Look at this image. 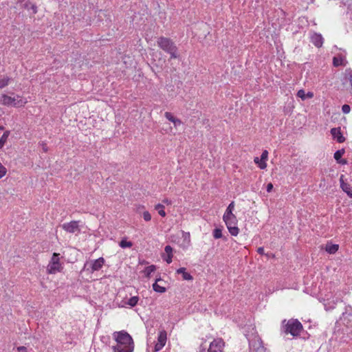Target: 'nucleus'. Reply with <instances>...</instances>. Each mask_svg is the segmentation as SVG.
Instances as JSON below:
<instances>
[{
  "label": "nucleus",
  "instance_id": "nucleus-1",
  "mask_svg": "<svg viewBox=\"0 0 352 352\" xmlns=\"http://www.w3.org/2000/svg\"><path fill=\"white\" fill-rule=\"evenodd\" d=\"M113 337L117 342L112 346L113 352H133L134 342L132 337L125 331H116Z\"/></svg>",
  "mask_w": 352,
  "mask_h": 352
},
{
  "label": "nucleus",
  "instance_id": "nucleus-2",
  "mask_svg": "<svg viewBox=\"0 0 352 352\" xmlns=\"http://www.w3.org/2000/svg\"><path fill=\"white\" fill-rule=\"evenodd\" d=\"M157 43L160 49L170 54V58H179L177 47L170 38L160 36L157 38Z\"/></svg>",
  "mask_w": 352,
  "mask_h": 352
},
{
  "label": "nucleus",
  "instance_id": "nucleus-3",
  "mask_svg": "<svg viewBox=\"0 0 352 352\" xmlns=\"http://www.w3.org/2000/svg\"><path fill=\"white\" fill-rule=\"evenodd\" d=\"M283 331L294 337L298 336L303 329L302 325L297 319L284 320L282 322Z\"/></svg>",
  "mask_w": 352,
  "mask_h": 352
},
{
  "label": "nucleus",
  "instance_id": "nucleus-4",
  "mask_svg": "<svg viewBox=\"0 0 352 352\" xmlns=\"http://www.w3.org/2000/svg\"><path fill=\"white\" fill-rule=\"evenodd\" d=\"M223 220L225 222L229 232L232 236H237L239 232V229L236 226L238 220L234 214H223Z\"/></svg>",
  "mask_w": 352,
  "mask_h": 352
},
{
  "label": "nucleus",
  "instance_id": "nucleus-5",
  "mask_svg": "<svg viewBox=\"0 0 352 352\" xmlns=\"http://www.w3.org/2000/svg\"><path fill=\"white\" fill-rule=\"evenodd\" d=\"M27 101L23 100L20 96H16L14 97L3 94L1 98V103L6 106H13L16 107L23 106Z\"/></svg>",
  "mask_w": 352,
  "mask_h": 352
},
{
  "label": "nucleus",
  "instance_id": "nucleus-6",
  "mask_svg": "<svg viewBox=\"0 0 352 352\" xmlns=\"http://www.w3.org/2000/svg\"><path fill=\"white\" fill-rule=\"evenodd\" d=\"M59 260V254L54 253L51 261L47 267V272L48 274H54L61 271L63 267Z\"/></svg>",
  "mask_w": 352,
  "mask_h": 352
},
{
  "label": "nucleus",
  "instance_id": "nucleus-7",
  "mask_svg": "<svg viewBox=\"0 0 352 352\" xmlns=\"http://www.w3.org/2000/svg\"><path fill=\"white\" fill-rule=\"evenodd\" d=\"M104 264V259L103 257H100L98 259L87 262L83 267L84 270L89 271L93 273L94 272L100 270Z\"/></svg>",
  "mask_w": 352,
  "mask_h": 352
},
{
  "label": "nucleus",
  "instance_id": "nucleus-8",
  "mask_svg": "<svg viewBox=\"0 0 352 352\" xmlns=\"http://www.w3.org/2000/svg\"><path fill=\"white\" fill-rule=\"evenodd\" d=\"M249 346L250 351L252 352H265V348L263 346L262 340L257 336H255L253 338L249 340Z\"/></svg>",
  "mask_w": 352,
  "mask_h": 352
},
{
  "label": "nucleus",
  "instance_id": "nucleus-9",
  "mask_svg": "<svg viewBox=\"0 0 352 352\" xmlns=\"http://www.w3.org/2000/svg\"><path fill=\"white\" fill-rule=\"evenodd\" d=\"M167 339L166 332L165 331H161L159 333L157 338V342L155 345V351H160L166 344Z\"/></svg>",
  "mask_w": 352,
  "mask_h": 352
},
{
  "label": "nucleus",
  "instance_id": "nucleus-10",
  "mask_svg": "<svg viewBox=\"0 0 352 352\" xmlns=\"http://www.w3.org/2000/svg\"><path fill=\"white\" fill-rule=\"evenodd\" d=\"M62 228L63 230H65L66 232L69 233H75L80 232L78 221H72L69 223H63L62 225Z\"/></svg>",
  "mask_w": 352,
  "mask_h": 352
},
{
  "label": "nucleus",
  "instance_id": "nucleus-11",
  "mask_svg": "<svg viewBox=\"0 0 352 352\" xmlns=\"http://www.w3.org/2000/svg\"><path fill=\"white\" fill-rule=\"evenodd\" d=\"M223 341L221 338L214 340L210 344L208 352H221Z\"/></svg>",
  "mask_w": 352,
  "mask_h": 352
},
{
  "label": "nucleus",
  "instance_id": "nucleus-12",
  "mask_svg": "<svg viewBox=\"0 0 352 352\" xmlns=\"http://www.w3.org/2000/svg\"><path fill=\"white\" fill-rule=\"evenodd\" d=\"M267 157L268 152L267 151L265 150L263 151L260 159L256 157L254 158V161L256 164H258L261 169H264L267 166L266 160H267Z\"/></svg>",
  "mask_w": 352,
  "mask_h": 352
},
{
  "label": "nucleus",
  "instance_id": "nucleus-13",
  "mask_svg": "<svg viewBox=\"0 0 352 352\" xmlns=\"http://www.w3.org/2000/svg\"><path fill=\"white\" fill-rule=\"evenodd\" d=\"M311 42L317 47H322L323 38L320 34L314 33L311 36Z\"/></svg>",
  "mask_w": 352,
  "mask_h": 352
},
{
  "label": "nucleus",
  "instance_id": "nucleus-14",
  "mask_svg": "<svg viewBox=\"0 0 352 352\" xmlns=\"http://www.w3.org/2000/svg\"><path fill=\"white\" fill-rule=\"evenodd\" d=\"M331 134L332 135L333 138L336 139L338 142L342 143L344 142L345 140V138L343 137L340 132V128H333L331 129Z\"/></svg>",
  "mask_w": 352,
  "mask_h": 352
},
{
  "label": "nucleus",
  "instance_id": "nucleus-15",
  "mask_svg": "<svg viewBox=\"0 0 352 352\" xmlns=\"http://www.w3.org/2000/svg\"><path fill=\"white\" fill-rule=\"evenodd\" d=\"M340 187L344 192H345L350 197H352V188L348 184L345 183L343 180V175H341L340 178Z\"/></svg>",
  "mask_w": 352,
  "mask_h": 352
},
{
  "label": "nucleus",
  "instance_id": "nucleus-16",
  "mask_svg": "<svg viewBox=\"0 0 352 352\" xmlns=\"http://www.w3.org/2000/svg\"><path fill=\"white\" fill-rule=\"evenodd\" d=\"M344 149L338 150V151H337L334 153V158H335V160L338 163H340L341 164H346V160H341V157L344 155Z\"/></svg>",
  "mask_w": 352,
  "mask_h": 352
},
{
  "label": "nucleus",
  "instance_id": "nucleus-17",
  "mask_svg": "<svg viewBox=\"0 0 352 352\" xmlns=\"http://www.w3.org/2000/svg\"><path fill=\"white\" fill-rule=\"evenodd\" d=\"M339 249V245L337 244H332L327 243L325 246V250L331 254H335Z\"/></svg>",
  "mask_w": 352,
  "mask_h": 352
},
{
  "label": "nucleus",
  "instance_id": "nucleus-18",
  "mask_svg": "<svg viewBox=\"0 0 352 352\" xmlns=\"http://www.w3.org/2000/svg\"><path fill=\"white\" fill-rule=\"evenodd\" d=\"M177 274H181L182 275L183 279L186 280H192V276L186 272V269L185 267H181L177 270Z\"/></svg>",
  "mask_w": 352,
  "mask_h": 352
},
{
  "label": "nucleus",
  "instance_id": "nucleus-19",
  "mask_svg": "<svg viewBox=\"0 0 352 352\" xmlns=\"http://www.w3.org/2000/svg\"><path fill=\"white\" fill-rule=\"evenodd\" d=\"M166 253L167 254V257L164 258V260L167 262V263H170L172 262L173 258V248L170 245H166L164 248Z\"/></svg>",
  "mask_w": 352,
  "mask_h": 352
},
{
  "label": "nucleus",
  "instance_id": "nucleus-20",
  "mask_svg": "<svg viewBox=\"0 0 352 352\" xmlns=\"http://www.w3.org/2000/svg\"><path fill=\"white\" fill-rule=\"evenodd\" d=\"M156 270V266L154 265L146 267L144 270L143 273L146 278H149L151 274Z\"/></svg>",
  "mask_w": 352,
  "mask_h": 352
},
{
  "label": "nucleus",
  "instance_id": "nucleus-21",
  "mask_svg": "<svg viewBox=\"0 0 352 352\" xmlns=\"http://www.w3.org/2000/svg\"><path fill=\"white\" fill-rule=\"evenodd\" d=\"M159 280H160V278L157 279L155 283L153 284V289L156 292L164 293L166 292V288L157 284Z\"/></svg>",
  "mask_w": 352,
  "mask_h": 352
},
{
  "label": "nucleus",
  "instance_id": "nucleus-22",
  "mask_svg": "<svg viewBox=\"0 0 352 352\" xmlns=\"http://www.w3.org/2000/svg\"><path fill=\"white\" fill-rule=\"evenodd\" d=\"M164 206L161 204H157L155 206V209L158 212V214L162 217L166 216V212L164 211Z\"/></svg>",
  "mask_w": 352,
  "mask_h": 352
},
{
  "label": "nucleus",
  "instance_id": "nucleus-23",
  "mask_svg": "<svg viewBox=\"0 0 352 352\" xmlns=\"http://www.w3.org/2000/svg\"><path fill=\"white\" fill-rule=\"evenodd\" d=\"M10 135V131H6L3 133V135L0 138V148H2L6 142L8 138Z\"/></svg>",
  "mask_w": 352,
  "mask_h": 352
},
{
  "label": "nucleus",
  "instance_id": "nucleus-24",
  "mask_svg": "<svg viewBox=\"0 0 352 352\" xmlns=\"http://www.w3.org/2000/svg\"><path fill=\"white\" fill-rule=\"evenodd\" d=\"M139 300V298L138 296H133L130 298L128 301L126 302V305H129L130 307H135Z\"/></svg>",
  "mask_w": 352,
  "mask_h": 352
},
{
  "label": "nucleus",
  "instance_id": "nucleus-25",
  "mask_svg": "<svg viewBox=\"0 0 352 352\" xmlns=\"http://www.w3.org/2000/svg\"><path fill=\"white\" fill-rule=\"evenodd\" d=\"M234 206H235V204H234V201H232L229 205L227 207L225 212L223 214H234L233 213V211L234 210Z\"/></svg>",
  "mask_w": 352,
  "mask_h": 352
},
{
  "label": "nucleus",
  "instance_id": "nucleus-26",
  "mask_svg": "<svg viewBox=\"0 0 352 352\" xmlns=\"http://www.w3.org/2000/svg\"><path fill=\"white\" fill-rule=\"evenodd\" d=\"M119 245L122 248H131L133 245V243L131 241H127L126 239H122L120 242Z\"/></svg>",
  "mask_w": 352,
  "mask_h": 352
},
{
  "label": "nucleus",
  "instance_id": "nucleus-27",
  "mask_svg": "<svg viewBox=\"0 0 352 352\" xmlns=\"http://www.w3.org/2000/svg\"><path fill=\"white\" fill-rule=\"evenodd\" d=\"M344 59L342 57H334L333 59V64L335 67H338L343 65Z\"/></svg>",
  "mask_w": 352,
  "mask_h": 352
},
{
  "label": "nucleus",
  "instance_id": "nucleus-28",
  "mask_svg": "<svg viewBox=\"0 0 352 352\" xmlns=\"http://www.w3.org/2000/svg\"><path fill=\"white\" fill-rule=\"evenodd\" d=\"M10 80V78L8 76H5L0 79V89L6 87L8 85Z\"/></svg>",
  "mask_w": 352,
  "mask_h": 352
},
{
  "label": "nucleus",
  "instance_id": "nucleus-29",
  "mask_svg": "<svg viewBox=\"0 0 352 352\" xmlns=\"http://www.w3.org/2000/svg\"><path fill=\"white\" fill-rule=\"evenodd\" d=\"M213 236L214 239H220L222 237V232L219 228H215L213 231Z\"/></svg>",
  "mask_w": 352,
  "mask_h": 352
},
{
  "label": "nucleus",
  "instance_id": "nucleus-30",
  "mask_svg": "<svg viewBox=\"0 0 352 352\" xmlns=\"http://www.w3.org/2000/svg\"><path fill=\"white\" fill-rule=\"evenodd\" d=\"M297 96L300 98L302 100H305L307 98L306 93L303 89H300L297 92Z\"/></svg>",
  "mask_w": 352,
  "mask_h": 352
},
{
  "label": "nucleus",
  "instance_id": "nucleus-31",
  "mask_svg": "<svg viewBox=\"0 0 352 352\" xmlns=\"http://www.w3.org/2000/svg\"><path fill=\"white\" fill-rule=\"evenodd\" d=\"M7 170L5 166H3L0 163V179L2 178L6 174Z\"/></svg>",
  "mask_w": 352,
  "mask_h": 352
},
{
  "label": "nucleus",
  "instance_id": "nucleus-32",
  "mask_svg": "<svg viewBox=\"0 0 352 352\" xmlns=\"http://www.w3.org/2000/svg\"><path fill=\"white\" fill-rule=\"evenodd\" d=\"M143 218L146 221H149L151 219V215L148 211H144L143 212Z\"/></svg>",
  "mask_w": 352,
  "mask_h": 352
},
{
  "label": "nucleus",
  "instance_id": "nucleus-33",
  "mask_svg": "<svg viewBox=\"0 0 352 352\" xmlns=\"http://www.w3.org/2000/svg\"><path fill=\"white\" fill-rule=\"evenodd\" d=\"M342 111L345 114H347L350 112L351 111V107L349 104H344L342 107Z\"/></svg>",
  "mask_w": 352,
  "mask_h": 352
},
{
  "label": "nucleus",
  "instance_id": "nucleus-34",
  "mask_svg": "<svg viewBox=\"0 0 352 352\" xmlns=\"http://www.w3.org/2000/svg\"><path fill=\"white\" fill-rule=\"evenodd\" d=\"M164 116H165L166 118L168 119L171 122H173V120H174L175 119V118L170 112H166Z\"/></svg>",
  "mask_w": 352,
  "mask_h": 352
},
{
  "label": "nucleus",
  "instance_id": "nucleus-35",
  "mask_svg": "<svg viewBox=\"0 0 352 352\" xmlns=\"http://www.w3.org/2000/svg\"><path fill=\"white\" fill-rule=\"evenodd\" d=\"M172 122L173 123V124L175 127L179 126L182 124V121L179 119L176 118L174 120H173Z\"/></svg>",
  "mask_w": 352,
  "mask_h": 352
},
{
  "label": "nucleus",
  "instance_id": "nucleus-36",
  "mask_svg": "<svg viewBox=\"0 0 352 352\" xmlns=\"http://www.w3.org/2000/svg\"><path fill=\"white\" fill-rule=\"evenodd\" d=\"M273 189V184L272 183H269L267 186V191L270 192Z\"/></svg>",
  "mask_w": 352,
  "mask_h": 352
},
{
  "label": "nucleus",
  "instance_id": "nucleus-37",
  "mask_svg": "<svg viewBox=\"0 0 352 352\" xmlns=\"http://www.w3.org/2000/svg\"><path fill=\"white\" fill-rule=\"evenodd\" d=\"M17 351L19 352H26L27 349L25 346H19L17 347Z\"/></svg>",
  "mask_w": 352,
  "mask_h": 352
},
{
  "label": "nucleus",
  "instance_id": "nucleus-38",
  "mask_svg": "<svg viewBox=\"0 0 352 352\" xmlns=\"http://www.w3.org/2000/svg\"><path fill=\"white\" fill-rule=\"evenodd\" d=\"M162 202L166 205H170L172 204L171 201L168 199H164L162 200Z\"/></svg>",
  "mask_w": 352,
  "mask_h": 352
},
{
  "label": "nucleus",
  "instance_id": "nucleus-39",
  "mask_svg": "<svg viewBox=\"0 0 352 352\" xmlns=\"http://www.w3.org/2000/svg\"><path fill=\"white\" fill-rule=\"evenodd\" d=\"M257 252L259 254H264L265 252H264V248L263 247H260L257 249Z\"/></svg>",
  "mask_w": 352,
  "mask_h": 352
},
{
  "label": "nucleus",
  "instance_id": "nucleus-40",
  "mask_svg": "<svg viewBox=\"0 0 352 352\" xmlns=\"http://www.w3.org/2000/svg\"><path fill=\"white\" fill-rule=\"evenodd\" d=\"M307 98H312L314 97L313 92L309 91L306 94Z\"/></svg>",
  "mask_w": 352,
  "mask_h": 352
},
{
  "label": "nucleus",
  "instance_id": "nucleus-41",
  "mask_svg": "<svg viewBox=\"0 0 352 352\" xmlns=\"http://www.w3.org/2000/svg\"><path fill=\"white\" fill-rule=\"evenodd\" d=\"M31 8L34 14L37 12V8L35 5H32Z\"/></svg>",
  "mask_w": 352,
  "mask_h": 352
},
{
  "label": "nucleus",
  "instance_id": "nucleus-42",
  "mask_svg": "<svg viewBox=\"0 0 352 352\" xmlns=\"http://www.w3.org/2000/svg\"><path fill=\"white\" fill-rule=\"evenodd\" d=\"M3 126H0V130H3Z\"/></svg>",
  "mask_w": 352,
  "mask_h": 352
}]
</instances>
